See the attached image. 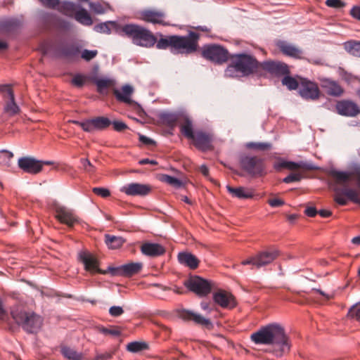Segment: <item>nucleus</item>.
Returning a JSON list of instances; mask_svg holds the SVG:
<instances>
[{
  "label": "nucleus",
  "instance_id": "obj_1",
  "mask_svg": "<svg viewBox=\"0 0 360 360\" xmlns=\"http://www.w3.org/2000/svg\"><path fill=\"white\" fill-rule=\"evenodd\" d=\"M251 340L256 344L271 345L272 352L276 356L289 352L290 344L284 328L279 324L272 323L261 328L251 335Z\"/></svg>",
  "mask_w": 360,
  "mask_h": 360
},
{
  "label": "nucleus",
  "instance_id": "obj_2",
  "mask_svg": "<svg viewBox=\"0 0 360 360\" xmlns=\"http://www.w3.org/2000/svg\"><path fill=\"white\" fill-rule=\"evenodd\" d=\"M160 38L156 41L158 49H169L174 53L191 54L196 51L198 44L199 34L190 32L187 36L169 35L164 37L160 34Z\"/></svg>",
  "mask_w": 360,
  "mask_h": 360
},
{
  "label": "nucleus",
  "instance_id": "obj_3",
  "mask_svg": "<svg viewBox=\"0 0 360 360\" xmlns=\"http://www.w3.org/2000/svg\"><path fill=\"white\" fill-rule=\"evenodd\" d=\"M230 64L225 70L227 77H233L238 75L246 77L252 74H260V63L253 56L247 53H237L230 56Z\"/></svg>",
  "mask_w": 360,
  "mask_h": 360
},
{
  "label": "nucleus",
  "instance_id": "obj_4",
  "mask_svg": "<svg viewBox=\"0 0 360 360\" xmlns=\"http://www.w3.org/2000/svg\"><path fill=\"white\" fill-rule=\"evenodd\" d=\"M119 33L129 38L134 44L145 48L153 47L157 41L151 31L138 24L124 25L119 28Z\"/></svg>",
  "mask_w": 360,
  "mask_h": 360
},
{
  "label": "nucleus",
  "instance_id": "obj_5",
  "mask_svg": "<svg viewBox=\"0 0 360 360\" xmlns=\"http://www.w3.org/2000/svg\"><path fill=\"white\" fill-rule=\"evenodd\" d=\"M11 316L15 322L29 333H37L41 328L43 319L33 311L13 309Z\"/></svg>",
  "mask_w": 360,
  "mask_h": 360
},
{
  "label": "nucleus",
  "instance_id": "obj_6",
  "mask_svg": "<svg viewBox=\"0 0 360 360\" xmlns=\"http://www.w3.org/2000/svg\"><path fill=\"white\" fill-rule=\"evenodd\" d=\"M274 168L276 170H280L282 168H285L290 170H297L300 171L292 172L283 179V181L285 184H290L292 182L300 181L304 178L303 172L310 171L316 169V167L307 162H295L291 161L280 160L274 164Z\"/></svg>",
  "mask_w": 360,
  "mask_h": 360
},
{
  "label": "nucleus",
  "instance_id": "obj_7",
  "mask_svg": "<svg viewBox=\"0 0 360 360\" xmlns=\"http://www.w3.org/2000/svg\"><path fill=\"white\" fill-rule=\"evenodd\" d=\"M201 54L206 60L219 65L226 63L231 56L227 49L215 44L203 46Z\"/></svg>",
  "mask_w": 360,
  "mask_h": 360
},
{
  "label": "nucleus",
  "instance_id": "obj_8",
  "mask_svg": "<svg viewBox=\"0 0 360 360\" xmlns=\"http://www.w3.org/2000/svg\"><path fill=\"white\" fill-rule=\"evenodd\" d=\"M51 207L55 212L56 218L60 223L65 224V225L80 224L82 223V220L74 210L61 205L57 201H53Z\"/></svg>",
  "mask_w": 360,
  "mask_h": 360
},
{
  "label": "nucleus",
  "instance_id": "obj_9",
  "mask_svg": "<svg viewBox=\"0 0 360 360\" xmlns=\"http://www.w3.org/2000/svg\"><path fill=\"white\" fill-rule=\"evenodd\" d=\"M185 286L200 297L207 295L212 289V283L200 276H191L184 283Z\"/></svg>",
  "mask_w": 360,
  "mask_h": 360
},
{
  "label": "nucleus",
  "instance_id": "obj_10",
  "mask_svg": "<svg viewBox=\"0 0 360 360\" xmlns=\"http://www.w3.org/2000/svg\"><path fill=\"white\" fill-rule=\"evenodd\" d=\"M242 167L252 175L262 176L266 174L264 161L262 158L254 156H245L240 160Z\"/></svg>",
  "mask_w": 360,
  "mask_h": 360
},
{
  "label": "nucleus",
  "instance_id": "obj_11",
  "mask_svg": "<svg viewBox=\"0 0 360 360\" xmlns=\"http://www.w3.org/2000/svg\"><path fill=\"white\" fill-rule=\"evenodd\" d=\"M299 94L305 100L316 101L319 98L321 91L316 83L309 79L301 78L300 81Z\"/></svg>",
  "mask_w": 360,
  "mask_h": 360
},
{
  "label": "nucleus",
  "instance_id": "obj_12",
  "mask_svg": "<svg viewBox=\"0 0 360 360\" xmlns=\"http://www.w3.org/2000/svg\"><path fill=\"white\" fill-rule=\"evenodd\" d=\"M260 75L269 72L276 76L286 75L290 73L288 66L281 61L266 60L260 63Z\"/></svg>",
  "mask_w": 360,
  "mask_h": 360
},
{
  "label": "nucleus",
  "instance_id": "obj_13",
  "mask_svg": "<svg viewBox=\"0 0 360 360\" xmlns=\"http://www.w3.org/2000/svg\"><path fill=\"white\" fill-rule=\"evenodd\" d=\"M0 91L4 94L5 105L4 112L9 116H13L19 113L20 108L15 101L13 91L8 84L2 85Z\"/></svg>",
  "mask_w": 360,
  "mask_h": 360
},
{
  "label": "nucleus",
  "instance_id": "obj_14",
  "mask_svg": "<svg viewBox=\"0 0 360 360\" xmlns=\"http://www.w3.org/2000/svg\"><path fill=\"white\" fill-rule=\"evenodd\" d=\"M166 14L162 10L146 8L139 12V19L152 24H159L164 26L169 24L165 21Z\"/></svg>",
  "mask_w": 360,
  "mask_h": 360
},
{
  "label": "nucleus",
  "instance_id": "obj_15",
  "mask_svg": "<svg viewBox=\"0 0 360 360\" xmlns=\"http://www.w3.org/2000/svg\"><path fill=\"white\" fill-rule=\"evenodd\" d=\"M214 302L224 309H233L237 305L236 297L226 290L219 289L212 295Z\"/></svg>",
  "mask_w": 360,
  "mask_h": 360
},
{
  "label": "nucleus",
  "instance_id": "obj_16",
  "mask_svg": "<svg viewBox=\"0 0 360 360\" xmlns=\"http://www.w3.org/2000/svg\"><path fill=\"white\" fill-rule=\"evenodd\" d=\"M335 191L336 193L335 196V201L338 204L340 205H347V200L345 199L344 196L347 197L349 200L355 203L360 204L359 193L356 189L350 188L347 186H344L342 188H335Z\"/></svg>",
  "mask_w": 360,
  "mask_h": 360
},
{
  "label": "nucleus",
  "instance_id": "obj_17",
  "mask_svg": "<svg viewBox=\"0 0 360 360\" xmlns=\"http://www.w3.org/2000/svg\"><path fill=\"white\" fill-rule=\"evenodd\" d=\"M191 140L193 141L194 146L202 151L213 149V137L210 133L203 131H196Z\"/></svg>",
  "mask_w": 360,
  "mask_h": 360
},
{
  "label": "nucleus",
  "instance_id": "obj_18",
  "mask_svg": "<svg viewBox=\"0 0 360 360\" xmlns=\"http://www.w3.org/2000/svg\"><path fill=\"white\" fill-rule=\"evenodd\" d=\"M152 191L149 184L130 183L120 188V191L129 196H146Z\"/></svg>",
  "mask_w": 360,
  "mask_h": 360
},
{
  "label": "nucleus",
  "instance_id": "obj_19",
  "mask_svg": "<svg viewBox=\"0 0 360 360\" xmlns=\"http://www.w3.org/2000/svg\"><path fill=\"white\" fill-rule=\"evenodd\" d=\"M56 51L60 57L73 60L79 56L80 49L75 44L62 42L56 46Z\"/></svg>",
  "mask_w": 360,
  "mask_h": 360
},
{
  "label": "nucleus",
  "instance_id": "obj_20",
  "mask_svg": "<svg viewBox=\"0 0 360 360\" xmlns=\"http://www.w3.org/2000/svg\"><path fill=\"white\" fill-rule=\"evenodd\" d=\"M335 109L339 115L346 117H355L360 113V108L357 104L349 100L338 101Z\"/></svg>",
  "mask_w": 360,
  "mask_h": 360
},
{
  "label": "nucleus",
  "instance_id": "obj_21",
  "mask_svg": "<svg viewBox=\"0 0 360 360\" xmlns=\"http://www.w3.org/2000/svg\"><path fill=\"white\" fill-rule=\"evenodd\" d=\"M134 88L131 86L125 84L122 87L121 90L114 89L112 93L117 101L130 105L137 106L140 111L143 112L140 105L131 99V96L134 93Z\"/></svg>",
  "mask_w": 360,
  "mask_h": 360
},
{
  "label": "nucleus",
  "instance_id": "obj_22",
  "mask_svg": "<svg viewBox=\"0 0 360 360\" xmlns=\"http://www.w3.org/2000/svg\"><path fill=\"white\" fill-rule=\"evenodd\" d=\"M18 166L24 172L37 174L41 172L43 163L32 157H24L18 160Z\"/></svg>",
  "mask_w": 360,
  "mask_h": 360
},
{
  "label": "nucleus",
  "instance_id": "obj_23",
  "mask_svg": "<svg viewBox=\"0 0 360 360\" xmlns=\"http://www.w3.org/2000/svg\"><path fill=\"white\" fill-rule=\"evenodd\" d=\"M279 255L278 250L276 248H269L268 250L259 252L255 255V266L260 268L268 265L274 261Z\"/></svg>",
  "mask_w": 360,
  "mask_h": 360
},
{
  "label": "nucleus",
  "instance_id": "obj_24",
  "mask_svg": "<svg viewBox=\"0 0 360 360\" xmlns=\"http://www.w3.org/2000/svg\"><path fill=\"white\" fill-rule=\"evenodd\" d=\"M319 81L321 88L328 95L339 97L343 94V88L336 81L328 78H320Z\"/></svg>",
  "mask_w": 360,
  "mask_h": 360
},
{
  "label": "nucleus",
  "instance_id": "obj_25",
  "mask_svg": "<svg viewBox=\"0 0 360 360\" xmlns=\"http://www.w3.org/2000/svg\"><path fill=\"white\" fill-rule=\"evenodd\" d=\"M142 267L143 264L141 262H131L117 267L112 274L114 275L131 277L139 273Z\"/></svg>",
  "mask_w": 360,
  "mask_h": 360
},
{
  "label": "nucleus",
  "instance_id": "obj_26",
  "mask_svg": "<svg viewBox=\"0 0 360 360\" xmlns=\"http://www.w3.org/2000/svg\"><path fill=\"white\" fill-rule=\"evenodd\" d=\"M141 252L146 256L157 257L165 254V248L160 244L146 242L141 245Z\"/></svg>",
  "mask_w": 360,
  "mask_h": 360
},
{
  "label": "nucleus",
  "instance_id": "obj_27",
  "mask_svg": "<svg viewBox=\"0 0 360 360\" xmlns=\"http://www.w3.org/2000/svg\"><path fill=\"white\" fill-rule=\"evenodd\" d=\"M276 46L284 55L295 58H300L302 57V51L287 41H278L276 43Z\"/></svg>",
  "mask_w": 360,
  "mask_h": 360
},
{
  "label": "nucleus",
  "instance_id": "obj_28",
  "mask_svg": "<svg viewBox=\"0 0 360 360\" xmlns=\"http://www.w3.org/2000/svg\"><path fill=\"white\" fill-rule=\"evenodd\" d=\"M79 259L84 264L86 271L91 273L101 272L98 269V262L91 254L86 252H81L79 254Z\"/></svg>",
  "mask_w": 360,
  "mask_h": 360
},
{
  "label": "nucleus",
  "instance_id": "obj_29",
  "mask_svg": "<svg viewBox=\"0 0 360 360\" xmlns=\"http://www.w3.org/2000/svg\"><path fill=\"white\" fill-rule=\"evenodd\" d=\"M178 260L180 264L188 266L191 269H195L199 265L198 259L194 255L188 252H179Z\"/></svg>",
  "mask_w": 360,
  "mask_h": 360
},
{
  "label": "nucleus",
  "instance_id": "obj_30",
  "mask_svg": "<svg viewBox=\"0 0 360 360\" xmlns=\"http://www.w3.org/2000/svg\"><path fill=\"white\" fill-rule=\"evenodd\" d=\"M80 5L71 1H63L59 3L57 6V10L61 13L71 18H74Z\"/></svg>",
  "mask_w": 360,
  "mask_h": 360
},
{
  "label": "nucleus",
  "instance_id": "obj_31",
  "mask_svg": "<svg viewBox=\"0 0 360 360\" xmlns=\"http://www.w3.org/2000/svg\"><path fill=\"white\" fill-rule=\"evenodd\" d=\"M74 18L83 25L89 26L93 23V20L90 14L86 9L81 8V6H79V8H78L74 16Z\"/></svg>",
  "mask_w": 360,
  "mask_h": 360
},
{
  "label": "nucleus",
  "instance_id": "obj_32",
  "mask_svg": "<svg viewBox=\"0 0 360 360\" xmlns=\"http://www.w3.org/2000/svg\"><path fill=\"white\" fill-rule=\"evenodd\" d=\"M226 188L228 191L236 198H250L253 196L252 191L249 189L243 187L233 188L230 186H227Z\"/></svg>",
  "mask_w": 360,
  "mask_h": 360
},
{
  "label": "nucleus",
  "instance_id": "obj_33",
  "mask_svg": "<svg viewBox=\"0 0 360 360\" xmlns=\"http://www.w3.org/2000/svg\"><path fill=\"white\" fill-rule=\"evenodd\" d=\"M180 129L182 134L188 139H191L195 134L193 122L188 117H185L181 122Z\"/></svg>",
  "mask_w": 360,
  "mask_h": 360
},
{
  "label": "nucleus",
  "instance_id": "obj_34",
  "mask_svg": "<svg viewBox=\"0 0 360 360\" xmlns=\"http://www.w3.org/2000/svg\"><path fill=\"white\" fill-rule=\"evenodd\" d=\"M19 27V22L16 20H7L0 22V30L6 32L11 33L18 30Z\"/></svg>",
  "mask_w": 360,
  "mask_h": 360
},
{
  "label": "nucleus",
  "instance_id": "obj_35",
  "mask_svg": "<svg viewBox=\"0 0 360 360\" xmlns=\"http://www.w3.org/2000/svg\"><path fill=\"white\" fill-rule=\"evenodd\" d=\"M124 242V239L122 237H117L109 234L105 235V243L110 249H117L120 248Z\"/></svg>",
  "mask_w": 360,
  "mask_h": 360
},
{
  "label": "nucleus",
  "instance_id": "obj_36",
  "mask_svg": "<svg viewBox=\"0 0 360 360\" xmlns=\"http://www.w3.org/2000/svg\"><path fill=\"white\" fill-rule=\"evenodd\" d=\"M328 175L335 179L338 184H345L350 179V174L349 173L337 171L335 169L330 170Z\"/></svg>",
  "mask_w": 360,
  "mask_h": 360
},
{
  "label": "nucleus",
  "instance_id": "obj_37",
  "mask_svg": "<svg viewBox=\"0 0 360 360\" xmlns=\"http://www.w3.org/2000/svg\"><path fill=\"white\" fill-rule=\"evenodd\" d=\"M344 48L351 55L360 58V41H347L344 44Z\"/></svg>",
  "mask_w": 360,
  "mask_h": 360
},
{
  "label": "nucleus",
  "instance_id": "obj_38",
  "mask_svg": "<svg viewBox=\"0 0 360 360\" xmlns=\"http://www.w3.org/2000/svg\"><path fill=\"white\" fill-rule=\"evenodd\" d=\"M62 354L69 360H82V354L79 353L74 349L69 347H63L61 348Z\"/></svg>",
  "mask_w": 360,
  "mask_h": 360
},
{
  "label": "nucleus",
  "instance_id": "obj_39",
  "mask_svg": "<svg viewBox=\"0 0 360 360\" xmlns=\"http://www.w3.org/2000/svg\"><path fill=\"white\" fill-rule=\"evenodd\" d=\"M94 125L96 130H103L107 129L112 122L105 117H96L93 118Z\"/></svg>",
  "mask_w": 360,
  "mask_h": 360
},
{
  "label": "nucleus",
  "instance_id": "obj_40",
  "mask_svg": "<svg viewBox=\"0 0 360 360\" xmlns=\"http://www.w3.org/2000/svg\"><path fill=\"white\" fill-rule=\"evenodd\" d=\"M90 8L97 14L105 13L108 9L110 8L108 3L100 2H89Z\"/></svg>",
  "mask_w": 360,
  "mask_h": 360
},
{
  "label": "nucleus",
  "instance_id": "obj_41",
  "mask_svg": "<svg viewBox=\"0 0 360 360\" xmlns=\"http://www.w3.org/2000/svg\"><path fill=\"white\" fill-rule=\"evenodd\" d=\"M95 83L97 86V91L100 94H103L105 89L115 84L114 81L109 79H99Z\"/></svg>",
  "mask_w": 360,
  "mask_h": 360
},
{
  "label": "nucleus",
  "instance_id": "obj_42",
  "mask_svg": "<svg viewBox=\"0 0 360 360\" xmlns=\"http://www.w3.org/2000/svg\"><path fill=\"white\" fill-rule=\"evenodd\" d=\"M148 349V345L143 342H131L127 345V351L130 352H139Z\"/></svg>",
  "mask_w": 360,
  "mask_h": 360
},
{
  "label": "nucleus",
  "instance_id": "obj_43",
  "mask_svg": "<svg viewBox=\"0 0 360 360\" xmlns=\"http://www.w3.org/2000/svg\"><path fill=\"white\" fill-rule=\"evenodd\" d=\"M282 84L286 86L289 90H295L297 88L300 89V82L297 80L288 75L282 79Z\"/></svg>",
  "mask_w": 360,
  "mask_h": 360
},
{
  "label": "nucleus",
  "instance_id": "obj_44",
  "mask_svg": "<svg viewBox=\"0 0 360 360\" xmlns=\"http://www.w3.org/2000/svg\"><path fill=\"white\" fill-rule=\"evenodd\" d=\"M110 25H115V22L109 21L106 22L100 23L95 26L94 30L97 32L110 34Z\"/></svg>",
  "mask_w": 360,
  "mask_h": 360
},
{
  "label": "nucleus",
  "instance_id": "obj_45",
  "mask_svg": "<svg viewBox=\"0 0 360 360\" xmlns=\"http://www.w3.org/2000/svg\"><path fill=\"white\" fill-rule=\"evenodd\" d=\"M74 122L82 127V129L85 131L93 132L96 130L93 119L87 120L84 122L75 121Z\"/></svg>",
  "mask_w": 360,
  "mask_h": 360
},
{
  "label": "nucleus",
  "instance_id": "obj_46",
  "mask_svg": "<svg viewBox=\"0 0 360 360\" xmlns=\"http://www.w3.org/2000/svg\"><path fill=\"white\" fill-rule=\"evenodd\" d=\"M192 321H193L197 324L205 326L207 328H211L212 326V324L209 319H205L198 314H193Z\"/></svg>",
  "mask_w": 360,
  "mask_h": 360
},
{
  "label": "nucleus",
  "instance_id": "obj_47",
  "mask_svg": "<svg viewBox=\"0 0 360 360\" xmlns=\"http://www.w3.org/2000/svg\"><path fill=\"white\" fill-rule=\"evenodd\" d=\"M271 144L269 143H255L250 142L247 143V147L257 150H267L271 148Z\"/></svg>",
  "mask_w": 360,
  "mask_h": 360
},
{
  "label": "nucleus",
  "instance_id": "obj_48",
  "mask_svg": "<svg viewBox=\"0 0 360 360\" xmlns=\"http://www.w3.org/2000/svg\"><path fill=\"white\" fill-rule=\"evenodd\" d=\"M162 180L168 184L174 186L175 188H179L182 186V182L181 180L167 174L163 175Z\"/></svg>",
  "mask_w": 360,
  "mask_h": 360
},
{
  "label": "nucleus",
  "instance_id": "obj_49",
  "mask_svg": "<svg viewBox=\"0 0 360 360\" xmlns=\"http://www.w3.org/2000/svg\"><path fill=\"white\" fill-rule=\"evenodd\" d=\"M347 316L360 321V302L353 305L349 310Z\"/></svg>",
  "mask_w": 360,
  "mask_h": 360
},
{
  "label": "nucleus",
  "instance_id": "obj_50",
  "mask_svg": "<svg viewBox=\"0 0 360 360\" xmlns=\"http://www.w3.org/2000/svg\"><path fill=\"white\" fill-rule=\"evenodd\" d=\"M98 55L97 50L84 49L81 53V58L86 61H90Z\"/></svg>",
  "mask_w": 360,
  "mask_h": 360
},
{
  "label": "nucleus",
  "instance_id": "obj_51",
  "mask_svg": "<svg viewBox=\"0 0 360 360\" xmlns=\"http://www.w3.org/2000/svg\"><path fill=\"white\" fill-rule=\"evenodd\" d=\"M92 191L94 192V194L104 198L110 196V191L105 188L94 187L93 188Z\"/></svg>",
  "mask_w": 360,
  "mask_h": 360
},
{
  "label": "nucleus",
  "instance_id": "obj_52",
  "mask_svg": "<svg viewBox=\"0 0 360 360\" xmlns=\"http://www.w3.org/2000/svg\"><path fill=\"white\" fill-rule=\"evenodd\" d=\"M161 119L169 126H173L176 122V116L170 113H164L161 115Z\"/></svg>",
  "mask_w": 360,
  "mask_h": 360
},
{
  "label": "nucleus",
  "instance_id": "obj_53",
  "mask_svg": "<svg viewBox=\"0 0 360 360\" xmlns=\"http://www.w3.org/2000/svg\"><path fill=\"white\" fill-rule=\"evenodd\" d=\"M43 6L49 8H56L59 6L60 0H38Z\"/></svg>",
  "mask_w": 360,
  "mask_h": 360
},
{
  "label": "nucleus",
  "instance_id": "obj_54",
  "mask_svg": "<svg viewBox=\"0 0 360 360\" xmlns=\"http://www.w3.org/2000/svg\"><path fill=\"white\" fill-rule=\"evenodd\" d=\"M81 164L84 169L89 173H92L95 171L94 167L92 165L91 162L86 158H82L80 160Z\"/></svg>",
  "mask_w": 360,
  "mask_h": 360
},
{
  "label": "nucleus",
  "instance_id": "obj_55",
  "mask_svg": "<svg viewBox=\"0 0 360 360\" xmlns=\"http://www.w3.org/2000/svg\"><path fill=\"white\" fill-rule=\"evenodd\" d=\"M124 313V310L122 307L112 306L109 309V314L112 317H118Z\"/></svg>",
  "mask_w": 360,
  "mask_h": 360
},
{
  "label": "nucleus",
  "instance_id": "obj_56",
  "mask_svg": "<svg viewBox=\"0 0 360 360\" xmlns=\"http://www.w3.org/2000/svg\"><path fill=\"white\" fill-rule=\"evenodd\" d=\"M194 312L183 309L179 311V316L184 321H192Z\"/></svg>",
  "mask_w": 360,
  "mask_h": 360
},
{
  "label": "nucleus",
  "instance_id": "obj_57",
  "mask_svg": "<svg viewBox=\"0 0 360 360\" xmlns=\"http://www.w3.org/2000/svg\"><path fill=\"white\" fill-rule=\"evenodd\" d=\"M111 124H112L114 129L118 132L128 129V126L122 121L115 120L112 122Z\"/></svg>",
  "mask_w": 360,
  "mask_h": 360
},
{
  "label": "nucleus",
  "instance_id": "obj_58",
  "mask_svg": "<svg viewBox=\"0 0 360 360\" xmlns=\"http://www.w3.org/2000/svg\"><path fill=\"white\" fill-rule=\"evenodd\" d=\"M112 352H105L104 353H97L93 360H110L113 356Z\"/></svg>",
  "mask_w": 360,
  "mask_h": 360
},
{
  "label": "nucleus",
  "instance_id": "obj_59",
  "mask_svg": "<svg viewBox=\"0 0 360 360\" xmlns=\"http://www.w3.org/2000/svg\"><path fill=\"white\" fill-rule=\"evenodd\" d=\"M326 4L331 8H340L345 6V3L341 0H326Z\"/></svg>",
  "mask_w": 360,
  "mask_h": 360
},
{
  "label": "nucleus",
  "instance_id": "obj_60",
  "mask_svg": "<svg viewBox=\"0 0 360 360\" xmlns=\"http://www.w3.org/2000/svg\"><path fill=\"white\" fill-rule=\"evenodd\" d=\"M72 84L77 87H82L85 82V77L82 75H77L72 79Z\"/></svg>",
  "mask_w": 360,
  "mask_h": 360
},
{
  "label": "nucleus",
  "instance_id": "obj_61",
  "mask_svg": "<svg viewBox=\"0 0 360 360\" xmlns=\"http://www.w3.org/2000/svg\"><path fill=\"white\" fill-rule=\"evenodd\" d=\"M99 331L104 335H110L112 336H118L120 334L118 330L110 329L104 327L99 328Z\"/></svg>",
  "mask_w": 360,
  "mask_h": 360
},
{
  "label": "nucleus",
  "instance_id": "obj_62",
  "mask_svg": "<svg viewBox=\"0 0 360 360\" xmlns=\"http://www.w3.org/2000/svg\"><path fill=\"white\" fill-rule=\"evenodd\" d=\"M268 203L272 207H278L285 204V202L281 198H271L268 200Z\"/></svg>",
  "mask_w": 360,
  "mask_h": 360
},
{
  "label": "nucleus",
  "instance_id": "obj_63",
  "mask_svg": "<svg viewBox=\"0 0 360 360\" xmlns=\"http://www.w3.org/2000/svg\"><path fill=\"white\" fill-rule=\"evenodd\" d=\"M139 141L143 144L148 146L154 145L155 143V142L153 139L142 134H139Z\"/></svg>",
  "mask_w": 360,
  "mask_h": 360
},
{
  "label": "nucleus",
  "instance_id": "obj_64",
  "mask_svg": "<svg viewBox=\"0 0 360 360\" xmlns=\"http://www.w3.org/2000/svg\"><path fill=\"white\" fill-rule=\"evenodd\" d=\"M350 15L360 20V6H354L350 10Z\"/></svg>",
  "mask_w": 360,
  "mask_h": 360
}]
</instances>
